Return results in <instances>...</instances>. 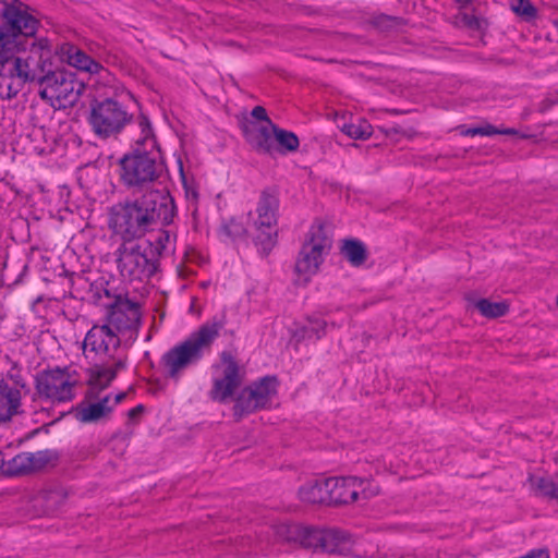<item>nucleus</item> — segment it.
Here are the masks:
<instances>
[{
	"mask_svg": "<svg viewBox=\"0 0 558 558\" xmlns=\"http://www.w3.org/2000/svg\"><path fill=\"white\" fill-rule=\"evenodd\" d=\"M121 336L107 325L93 326L85 336L83 351L87 357L113 361L117 366H124L126 354Z\"/></svg>",
	"mask_w": 558,
	"mask_h": 558,
	"instance_id": "nucleus-9",
	"label": "nucleus"
},
{
	"mask_svg": "<svg viewBox=\"0 0 558 558\" xmlns=\"http://www.w3.org/2000/svg\"><path fill=\"white\" fill-rule=\"evenodd\" d=\"M125 396H126V393H125V392L117 393V395L114 396V401H113L112 407H113V405H116V404H118V403H120V402L125 398Z\"/></svg>",
	"mask_w": 558,
	"mask_h": 558,
	"instance_id": "nucleus-41",
	"label": "nucleus"
},
{
	"mask_svg": "<svg viewBox=\"0 0 558 558\" xmlns=\"http://www.w3.org/2000/svg\"><path fill=\"white\" fill-rule=\"evenodd\" d=\"M327 323L320 318H311L304 326V337L320 339L326 333Z\"/></svg>",
	"mask_w": 558,
	"mask_h": 558,
	"instance_id": "nucleus-31",
	"label": "nucleus"
},
{
	"mask_svg": "<svg viewBox=\"0 0 558 558\" xmlns=\"http://www.w3.org/2000/svg\"><path fill=\"white\" fill-rule=\"evenodd\" d=\"M498 134L517 135L518 131L515 129H499Z\"/></svg>",
	"mask_w": 558,
	"mask_h": 558,
	"instance_id": "nucleus-40",
	"label": "nucleus"
},
{
	"mask_svg": "<svg viewBox=\"0 0 558 558\" xmlns=\"http://www.w3.org/2000/svg\"><path fill=\"white\" fill-rule=\"evenodd\" d=\"M110 401V396H106L98 402L81 405L76 411V418L82 423H93L108 416L112 411Z\"/></svg>",
	"mask_w": 558,
	"mask_h": 558,
	"instance_id": "nucleus-24",
	"label": "nucleus"
},
{
	"mask_svg": "<svg viewBox=\"0 0 558 558\" xmlns=\"http://www.w3.org/2000/svg\"><path fill=\"white\" fill-rule=\"evenodd\" d=\"M352 536L338 529H319L312 526L307 549L325 554L349 555L353 553Z\"/></svg>",
	"mask_w": 558,
	"mask_h": 558,
	"instance_id": "nucleus-14",
	"label": "nucleus"
},
{
	"mask_svg": "<svg viewBox=\"0 0 558 558\" xmlns=\"http://www.w3.org/2000/svg\"><path fill=\"white\" fill-rule=\"evenodd\" d=\"M217 375L210 390L213 400L227 401L241 385L240 367L230 352H222L220 362L215 366Z\"/></svg>",
	"mask_w": 558,
	"mask_h": 558,
	"instance_id": "nucleus-13",
	"label": "nucleus"
},
{
	"mask_svg": "<svg viewBox=\"0 0 558 558\" xmlns=\"http://www.w3.org/2000/svg\"><path fill=\"white\" fill-rule=\"evenodd\" d=\"M474 307L486 318H498L505 316L509 311V304L502 302H492L487 299H480L473 302Z\"/></svg>",
	"mask_w": 558,
	"mask_h": 558,
	"instance_id": "nucleus-26",
	"label": "nucleus"
},
{
	"mask_svg": "<svg viewBox=\"0 0 558 558\" xmlns=\"http://www.w3.org/2000/svg\"><path fill=\"white\" fill-rule=\"evenodd\" d=\"M359 477H329L328 490L330 505L351 504L359 500L360 486Z\"/></svg>",
	"mask_w": 558,
	"mask_h": 558,
	"instance_id": "nucleus-16",
	"label": "nucleus"
},
{
	"mask_svg": "<svg viewBox=\"0 0 558 558\" xmlns=\"http://www.w3.org/2000/svg\"><path fill=\"white\" fill-rule=\"evenodd\" d=\"M81 387L80 375L70 367H53L37 373L36 395L51 404L71 402Z\"/></svg>",
	"mask_w": 558,
	"mask_h": 558,
	"instance_id": "nucleus-6",
	"label": "nucleus"
},
{
	"mask_svg": "<svg viewBox=\"0 0 558 558\" xmlns=\"http://www.w3.org/2000/svg\"><path fill=\"white\" fill-rule=\"evenodd\" d=\"M463 5L468 4L471 0H459Z\"/></svg>",
	"mask_w": 558,
	"mask_h": 558,
	"instance_id": "nucleus-43",
	"label": "nucleus"
},
{
	"mask_svg": "<svg viewBox=\"0 0 558 558\" xmlns=\"http://www.w3.org/2000/svg\"><path fill=\"white\" fill-rule=\"evenodd\" d=\"M59 54L63 62L81 72H86L94 75L99 74L105 70L98 61L94 60L82 49L70 43L61 45Z\"/></svg>",
	"mask_w": 558,
	"mask_h": 558,
	"instance_id": "nucleus-18",
	"label": "nucleus"
},
{
	"mask_svg": "<svg viewBox=\"0 0 558 558\" xmlns=\"http://www.w3.org/2000/svg\"><path fill=\"white\" fill-rule=\"evenodd\" d=\"M52 47L47 38H34L28 49L14 53L7 71L0 75V97L10 99L28 82L41 83L52 69Z\"/></svg>",
	"mask_w": 558,
	"mask_h": 558,
	"instance_id": "nucleus-2",
	"label": "nucleus"
},
{
	"mask_svg": "<svg viewBox=\"0 0 558 558\" xmlns=\"http://www.w3.org/2000/svg\"><path fill=\"white\" fill-rule=\"evenodd\" d=\"M459 131H460V134L463 135V136H475V135H478V131H477V128H464V126H459Z\"/></svg>",
	"mask_w": 558,
	"mask_h": 558,
	"instance_id": "nucleus-38",
	"label": "nucleus"
},
{
	"mask_svg": "<svg viewBox=\"0 0 558 558\" xmlns=\"http://www.w3.org/2000/svg\"><path fill=\"white\" fill-rule=\"evenodd\" d=\"M275 130H277V126L270 120H267V123L250 122L245 126L244 133L246 140L256 150L274 153L277 149Z\"/></svg>",
	"mask_w": 558,
	"mask_h": 558,
	"instance_id": "nucleus-17",
	"label": "nucleus"
},
{
	"mask_svg": "<svg viewBox=\"0 0 558 558\" xmlns=\"http://www.w3.org/2000/svg\"><path fill=\"white\" fill-rule=\"evenodd\" d=\"M341 254L353 266H361L367 257L366 248L361 241L344 240L341 245Z\"/></svg>",
	"mask_w": 558,
	"mask_h": 558,
	"instance_id": "nucleus-25",
	"label": "nucleus"
},
{
	"mask_svg": "<svg viewBox=\"0 0 558 558\" xmlns=\"http://www.w3.org/2000/svg\"><path fill=\"white\" fill-rule=\"evenodd\" d=\"M342 132L354 140H367L373 133V128L365 119L343 124Z\"/></svg>",
	"mask_w": 558,
	"mask_h": 558,
	"instance_id": "nucleus-28",
	"label": "nucleus"
},
{
	"mask_svg": "<svg viewBox=\"0 0 558 558\" xmlns=\"http://www.w3.org/2000/svg\"><path fill=\"white\" fill-rule=\"evenodd\" d=\"M144 408L142 405H137L133 409H131L129 412H128V416L130 420H133L135 418L136 416H138L142 412H143Z\"/></svg>",
	"mask_w": 558,
	"mask_h": 558,
	"instance_id": "nucleus-39",
	"label": "nucleus"
},
{
	"mask_svg": "<svg viewBox=\"0 0 558 558\" xmlns=\"http://www.w3.org/2000/svg\"><path fill=\"white\" fill-rule=\"evenodd\" d=\"M478 135L481 136H490L499 133V129L495 128L492 124H485L483 126H477Z\"/></svg>",
	"mask_w": 558,
	"mask_h": 558,
	"instance_id": "nucleus-37",
	"label": "nucleus"
},
{
	"mask_svg": "<svg viewBox=\"0 0 558 558\" xmlns=\"http://www.w3.org/2000/svg\"><path fill=\"white\" fill-rule=\"evenodd\" d=\"M0 383H7L9 387H15L20 393L26 388L24 378L21 376L16 367H12L3 377Z\"/></svg>",
	"mask_w": 558,
	"mask_h": 558,
	"instance_id": "nucleus-32",
	"label": "nucleus"
},
{
	"mask_svg": "<svg viewBox=\"0 0 558 558\" xmlns=\"http://www.w3.org/2000/svg\"><path fill=\"white\" fill-rule=\"evenodd\" d=\"M7 2H8L7 0H0V3L3 5V8L7 7Z\"/></svg>",
	"mask_w": 558,
	"mask_h": 558,
	"instance_id": "nucleus-44",
	"label": "nucleus"
},
{
	"mask_svg": "<svg viewBox=\"0 0 558 558\" xmlns=\"http://www.w3.org/2000/svg\"><path fill=\"white\" fill-rule=\"evenodd\" d=\"M133 120V113L116 98L95 99L89 104L87 122L100 140L117 137Z\"/></svg>",
	"mask_w": 558,
	"mask_h": 558,
	"instance_id": "nucleus-5",
	"label": "nucleus"
},
{
	"mask_svg": "<svg viewBox=\"0 0 558 558\" xmlns=\"http://www.w3.org/2000/svg\"><path fill=\"white\" fill-rule=\"evenodd\" d=\"M550 499H555L558 501V485L556 486V488L554 489V493L553 495L550 496Z\"/></svg>",
	"mask_w": 558,
	"mask_h": 558,
	"instance_id": "nucleus-42",
	"label": "nucleus"
},
{
	"mask_svg": "<svg viewBox=\"0 0 558 558\" xmlns=\"http://www.w3.org/2000/svg\"><path fill=\"white\" fill-rule=\"evenodd\" d=\"M141 135L135 140V148L120 160V178L130 187H142L157 181L165 172L160 150L146 117L138 121Z\"/></svg>",
	"mask_w": 558,
	"mask_h": 558,
	"instance_id": "nucleus-3",
	"label": "nucleus"
},
{
	"mask_svg": "<svg viewBox=\"0 0 558 558\" xmlns=\"http://www.w3.org/2000/svg\"><path fill=\"white\" fill-rule=\"evenodd\" d=\"M312 526L299 523H280L275 526V536L281 544L299 545L307 549Z\"/></svg>",
	"mask_w": 558,
	"mask_h": 558,
	"instance_id": "nucleus-19",
	"label": "nucleus"
},
{
	"mask_svg": "<svg viewBox=\"0 0 558 558\" xmlns=\"http://www.w3.org/2000/svg\"><path fill=\"white\" fill-rule=\"evenodd\" d=\"M511 10L526 21H531L536 16V9L530 0H511Z\"/></svg>",
	"mask_w": 558,
	"mask_h": 558,
	"instance_id": "nucleus-30",
	"label": "nucleus"
},
{
	"mask_svg": "<svg viewBox=\"0 0 558 558\" xmlns=\"http://www.w3.org/2000/svg\"><path fill=\"white\" fill-rule=\"evenodd\" d=\"M171 234L168 231H162L156 240V250L159 254L169 248L171 242Z\"/></svg>",
	"mask_w": 558,
	"mask_h": 558,
	"instance_id": "nucleus-35",
	"label": "nucleus"
},
{
	"mask_svg": "<svg viewBox=\"0 0 558 558\" xmlns=\"http://www.w3.org/2000/svg\"><path fill=\"white\" fill-rule=\"evenodd\" d=\"M89 368L88 383L93 389H105L114 379L117 373L124 366H117L113 361H104Z\"/></svg>",
	"mask_w": 558,
	"mask_h": 558,
	"instance_id": "nucleus-23",
	"label": "nucleus"
},
{
	"mask_svg": "<svg viewBox=\"0 0 558 558\" xmlns=\"http://www.w3.org/2000/svg\"><path fill=\"white\" fill-rule=\"evenodd\" d=\"M252 117L260 121L259 123H267V120H269L265 108L262 106H256L255 108H253Z\"/></svg>",
	"mask_w": 558,
	"mask_h": 558,
	"instance_id": "nucleus-36",
	"label": "nucleus"
},
{
	"mask_svg": "<svg viewBox=\"0 0 558 558\" xmlns=\"http://www.w3.org/2000/svg\"><path fill=\"white\" fill-rule=\"evenodd\" d=\"M330 248L331 240L324 227L322 225L312 227L295 262L296 274L307 281L318 272Z\"/></svg>",
	"mask_w": 558,
	"mask_h": 558,
	"instance_id": "nucleus-10",
	"label": "nucleus"
},
{
	"mask_svg": "<svg viewBox=\"0 0 558 558\" xmlns=\"http://www.w3.org/2000/svg\"><path fill=\"white\" fill-rule=\"evenodd\" d=\"M276 377H264L244 388L235 400L234 414L243 416L259 409L270 407L277 396Z\"/></svg>",
	"mask_w": 558,
	"mask_h": 558,
	"instance_id": "nucleus-11",
	"label": "nucleus"
},
{
	"mask_svg": "<svg viewBox=\"0 0 558 558\" xmlns=\"http://www.w3.org/2000/svg\"><path fill=\"white\" fill-rule=\"evenodd\" d=\"M225 315L215 316L201 325L184 341L168 350L160 359V368L163 375L178 383L183 372L196 364L205 351H209L214 341L225 328Z\"/></svg>",
	"mask_w": 558,
	"mask_h": 558,
	"instance_id": "nucleus-4",
	"label": "nucleus"
},
{
	"mask_svg": "<svg viewBox=\"0 0 558 558\" xmlns=\"http://www.w3.org/2000/svg\"><path fill=\"white\" fill-rule=\"evenodd\" d=\"M175 214L173 198L166 190H150L141 197L114 205L109 226L125 241L142 238L157 223L169 225Z\"/></svg>",
	"mask_w": 558,
	"mask_h": 558,
	"instance_id": "nucleus-1",
	"label": "nucleus"
},
{
	"mask_svg": "<svg viewBox=\"0 0 558 558\" xmlns=\"http://www.w3.org/2000/svg\"><path fill=\"white\" fill-rule=\"evenodd\" d=\"M275 151H294L299 147L298 136L289 131L277 128L275 130Z\"/></svg>",
	"mask_w": 558,
	"mask_h": 558,
	"instance_id": "nucleus-29",
	"label": "nucleus"
},
{
	"mask_svg": "<svg viewBox=\"0 0 558 558\" xmlns=\"http://www.w3.org/2000/svg\"><path fill=\"white\" fill-rule=\"evenodd\" d=\"M298 496L301 501L306 504H326L330 505V495L328 490V478L326 480H311L303 484L299 490Z\"/></svg>",
	"mask_w": 558,
	"mask_h": 558,
	"instance_id": "nucleus-21",
	"label": "nucleus"
},
{
	"mask_svg": "<svg viewBox=\"0 0 558 558\" xmlns=\"http://www.w3.org/2000/svg\"><path fill=\"white\" fill-rule=\"evenodd\" d=\"M277 208L278 199L274 195H262L256 208V218L254 219V226L256 230L259 232L256 235V239L265 248H270L275 244V238L277 235Z\"/></svg>",
	"mask_w": 558,
	"mask_h": 558,
	"instance_id": "nucleus-15",
	"label": "nucleus"
},
{
	"mask_svg": "<svg viewBox=\"0 0 558 558\" xmlns=\"http://www.w3.org/2000/svg\"><path fill=\"white\" fill-rule=\"evenodd\" d=\"M23 395L15 387L0 383V424L10 422L21 412Z\"/></svg>",
	"mask_w": 558,
	"mask_h": 558,
	"instance_id": "nucleus-20",
	"label": "nucleus"
},
{
	"mask_svg": "<svg viewBox=\"0 0 558 558\" xmlns=\"http://www.w3.org/2000/svg\"><path fill=\"white\" fill-rule=\"evenodd\" d=\"M362 485L360 486V496L359 499H369L379 493L378 486L374 485L372 482L367 480L360 478Z\"/></svg>",
	"mask_w": 558,
	"mask_h": 558,
	"instance_id": "nucleus-34",
	"label": "nucleus"
},
{
	"mask_svg": "<svg viewBox=\"0 0 558 558\" xmlns=\"http://www.w3.org/2000/svg\"><path fill=\"white\" fill-rule=\"evenodd\" d=\"M532 484L539 495L547 497V498H550V496L554 493V489L558 485V484L554 483L553 481L544 478V477L532 478Z\"/></svg>",
	"mask_w": 558,
	"mask_h": 558,
	"instance_id": "nucleus-33",
	"label": "nucleus"
},
{
	"mask_svg": "<svg viewBox=\"0 0 558 558\" xmlns=\"http://www.w3.org/2000/svg\"><path fill=\"white\" fill-rule=\"evenodd\" d=\"M46 460L44 452H23L10 461L7 472L13 475L29 473L41 468Z\"/></svg>",
	"mask_w": 558,
	"mask_h": 558,
	"instance_id": "nucleus-22",
	"label": "nucleus"
},
{
	"mask_svg": "<svg viewBox=\"0 0 558 558\" xmlns=\"http://www.w3.org/2000/svg\"><path fill=\"white\" fill-rule=\"evenodd\" d=\"M117 265L121 277L130 282H143L157 270V259L147 241H125L117 251Z\"/></svg>",
	"mask_w": 558,
	"mask_h": 558,
	"instance_id": "nucleus-7",
	"label": "nucleus"
},
{
	"mask_svg": "<svg viewBox=\"0 0 558 558\" xmlns=\"http://www.w3.org/2000/svg\"><path fill=\"white\" fill-rule=\"evenodd\" d=\"M84 89L75 74L51 69L39 84V96L53 107L65 108L75 105Z\"/></svg>",
	"mask_w": 558,
	"mask_h": 558,
	"instance_id": "nucleus-8",
	"label": "nucleus"
},
{
	"mask_svg": "<svg viewBox=\"0 0 558 558\" xmlns=\"http://www.w3.org/2000/svg\"><path fill=\"white\" fill-rule=\"evenodd\" d=\"M17 44L11 36L0 28V75L7 71V66L14 56Z\"/></svg>",
	"mask_w": 558,
	"mask_h": 558,
	"instance_id": "nucleus-27",
	"label": "nucleus"
},
{
	"mask_svg": "<svg viewBox=\"0 0 558 558\" xmlns=\"http://www.w3.org/2000/svg\"><path fill=\"white\" fill-rule=\"evenodd\" d=\"M106 324L117 336H121L124 347H130L138 336L140 307L130 301L119 302L112 307Z\"/></svg>",
	"mask_w": 558,
	"mask_h": 558,
	"instance_id": "nucleus-12",
	"label": "nucleus"
}]
</instances>
